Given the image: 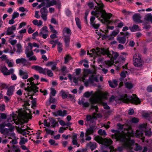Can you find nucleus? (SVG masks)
<instances>
[{"label": "nucleus", "mask_w": 152, "mask_h": 152, "mask_svg": "<svg viewBox=\"0 0 152 152\" xmlns=\"http://www.w3.org/2000/svg\"><path fill=\"white\" fill-rule=\"evenodd\" d=\"M5 126V122L0 124V132L3 134L4 138H6L8 137L9 139H12L10 137L14 136V134L12 133L13 128H11L9 129L4 128Z\"/></svg>", "instance_id": "obj_10"}, {"label": "nucleus", "mask_w": 152, "mask_h": 152, "mask_svg": "<svg viewBox=\"0 0 152 152\" xmlns=\"http://www.w3.org/2000/svg\"><path fill=\"white\" fill-rule=\"evenodd\" d=\"M139 30V26L137 25H134L131 29V30L132 32H134L136 31H138Z\"/></svg>", "instance_id": "obj_49"}, {"label": "nucleus", "mask_w": 152, "mask_h": 152, "mask_svg": "<svg viewBox=\"0 0 152 152\" xmlns=\"http://www.w3.org/2000/svg\"><path fill=\"white\" fill-rule=\"evenodd\" d=\"M88 147H89L92 150L95 149L96 147V145L95 143H93L91 142H89L88 144H87Z\"/></svg>", "instance_id": "obj_42"}, {"label": "nucleus", "mask_w": 152, "mask_h": 152, "mask_svg": "<svg viewBox=\"0 0 152 152\" xmlns=\"http://www.w3.org/2000/svg\"><path fill=\"white\" fill-rule=\"evenodd\" d=\"M67 111L65 110L63 111L60 110H58L56 112L53 113V115L55 117H57L58 116L64 117L67 114Z\"/></svg>", "instance_id": "obj_19"}, {"label": "nucleus", "mask_w": 152, "mask_h": 152, "mask_svg": "<svg viewBox=\"0 0 152 152\" xmlns=\"http://www.w3.org/2000/svg\"><path fill=\"white\" fill-rule=\"evenodd\" d=\"M45 130L46 131V133L48 134H50L51 135H53L54 134V132L50 129H46Z\"/></svg>", "instance_id": "obj_63"}, {"label": "nucleus", "mask_w": 152, "mask_h": 152, "mask_svg": "<svg viewBox=\"0 0 152 152\" xmlns=\"http://www.w3.org/2000/svg\"><path fill=\"white\" fill-rule=\"evenodd\" d=\"M96 94L100 102H101L103 99H107L106 95L105 94L100 93H97Z\"/></svg>", "instance_id": "obj_31"}, {"label": "nucleus", "mask_w": 152, "mask_h": 152, "mask_svg": "<svg viewBox=\"0 0 152 152\" xmlns=\"http://www.w3.org/2000/svg\"><path fill=\"white\" fill-rule=\"evenodd\" d=\"M129 34H127L124 35L122 37H118L117 38V40L120 43L124 44L125 43L126 41V37H128Z\"/></svg>", "instance_id": "obj_25"}, {"label": "nucleus", "mask_w": 152, "mask_h": 152, "mask_svg": "<svg viewBox=\"0 0 152 152\" xmlns=\"http://www.w3.org/2000/svg\"><path fill=\"white\" fill-rule=\"evenodd\" d=\"M38 2H46V7H49L53 6L54 5L58 4L60 6H61V3L59 0H37Z\"/></svg>", "instance_id": "obj_13"}, {"label": "nucleus", "mask_w": 152, "mask_h": 152, "mask_svg": "<svg viewBox=\"0 0 152 152\" xmlns=\"http://www.w3.org/2000/svg\"><path fill=\"white\" fill-rule=\"evenodd\" d=\"M60 94L63 99H65L67 98V95L64 91L63 90H61L60 92Z\"/></svg>", "instance_id": "obj_54"}, {"label": "nucleus", "mask_w": 152, "mask_h": 152, "mask_svg": "<svg viewBox=\"0 0 152 152\" xmlns=\"http://www.w3.org/2000/svg\"><path fill=\"white\" fill-rule=\"evenodd\" d=\"M49 142L51 145H53L55 146L58 145V143H55V141L53 140L50 139L49 141Z\"/></svg>", "instance_id": "obj_60"}, {"label": "nucleus", "mask_w": 152, "mask_h": 152, "mask_svg": "<svg viewBox=\"0 0 152 152\" xmlns=\"http://www.w3.org/2000/svg\"><path fill=\"white\" fill-rule=\"evenodd\" d=\"M119 100L124 103H128L130 102L136 104H140V101L136 94H132L131 96H128L126 94H123L118 98Z\"/></svg>", "instance_id": "obj_8"}, {"label": "nucleus", "mask_w": 152, "mask_h": 152, "mask_svg": "<svg viewBox=\"0 0 152 152\" xmlns=\"http://www.w3.org/2000/svg\"><path fill=\"white\" fill-rule=\"evenodd\" d=\"M97 6H95L94 10L91 12V14L96 16L102 23L108 25L111 23L110 20L112 16L110 13H107L103 9L104 6L101 3H97Z\"/></svg>", "instance_id": "obj_2"}, {"label": "nucleus", "mask_w": 152, "mask_h": 152, "mask_svg": "<svg viewBox=\"0 0 152 152\" xmlns=\"http://www.w3.org/2000/svg\"><path fill=\"white\" fill-rule=\"evenodd\" d=\"M75 20L76 25L77 27L80 29L81 28V22L80 19L78 18H75Z\"/></svg>", "instance_id": "obj_45"}, {"label": "nucleus", "mask_w": 152, "mask_h": 152, "mask_svg": "<svg viewBox=\"0 0 152 152\" xmlns=\"http://www.w3.org/2000/svg\"><path fill=\"white\" fill-rule=\"evenodd\" d=\"M90 101L92 104L97 103L100 102L98 98L96 93H95L93 97H91L90 99Z\"/></svg>", "instance_id": "obj_24"}, {"label": "nucleus", "mask_w": 152, "mask_h": 152, "mask_svg": "<svg viewBox=\"0 0 152 152\" xmlns=\"http://www.w3.org/2000/svg\"><path fill=\"white\" fill-rule=\"evenodd\" d=\"M127 55V54L126 53H122L118 58V59L119 60L118 63H121L125 61Z\"/></svg>", "instance_id": "obj_29"}, {"label": "nucleus", "mask_w": 152, "mask_h": 152, "mask_svg": "<svg viewBox=\"0 0 152 152\" xmlns=\"http://www.w3.org/2000/svg\"><path fill=\"white\" fill-rule=\"evenodd\" d=\"M147 126V124H141L140 125L139 129H137L136 131V132L134 134L133 133L132 130L131 129V127H131L130 129L129 130V131H131V130L132 131L133 133L134 134V135L131 136L129 137L128 135H126V140H128V139L129 138L130 140V138L131 137H134V136H135L139 138L140 137H141V140H142V142H144V140L145 139V137L143 136V134L144 131H143V129H145V128Z\"/></svg>", "instance_id": "obj_9"}, {"label": "nucleus", "mask_w": 152, "mask_h": 152, "mask_svg": "<svg viewBox=\"0 0 152 152\" xmlns=\"http://www.w3.org/2000/svg\"><path fill=\"white\" fill-rule=\"evenodd\" d=\"M34 79L32 77H31L27 80V81L30 83L31 86L30 87L28 86L27 88H25L24 90L26 91L27 96L26 95V96H30L29 98L30 99H32L33 98L32 96L34 95V94L38 91V88L36 86L34 82H32Z\"/></svg>", "instance_id": "obj_7"}, {"label": "nucleus", "mask_w": 152, "mask_h": 152, "mask_svg": "<svg viewBox=\"0 0 152 152\" xmlns=\"http://www.w3.org/2000/svg\"><path fill=\"white\" fill-rule=\"evenodd\" d=\"M124 69V71L121 73V76L123 78L125 77L126 76V74L128 72L130 73V72H134L131 71L132 70L130 69L131 67H123Z\"/></svg>", "instance_id": "obj_22"}, {"label": "nucleus", "mask_w": 152, "mask_h": 152, "mask_svg": "<svg viewBox=\"0 0 152 152\" xmlns=\"http://www.w3.org/2000/svg\"><path fill=\"white\" fill-rule=\"evenodd\" d=\"M147 127L145 128V129H143V131L145 133V135L147 136H150L151 134V132L150 130L146 131V129Z\"/></svg>", "instance_id": "obj_53"}, {"label": "nucleus", "mask_w": 152, "mask_h": 152, "mask_svg": "<svg viewBox=\"0 0 152 152\" xmlns=\"http://www.w3.org/2000/svg\"><path fill=\"white\" fill-rule=\"evenodd\" d=\"M80 63L81 64V66L83 65L84 66H89L88 61L86 60L81 61Z\"/></svg>", "instance_id": "obj_48"}, {"label": "nucleus", "mask_w": 152, "mask_h": 152, "mask_svg": "<svg viewBox=\"0 0 152 152\" xmlns=\"http://www.w3.org/2000/svg\"><path fill=\"white\" fill-rule=\"evenodd\" d=\"M19 13L17 12H14L12 15V18L13 19H15L18 18L19 16Z\"/></svg>", "instance_id": "obj_62"}, {"label": "nucleus", "mask_w": 152, "mask_h": 152, "mask_svg": "<svg viewBox=\"0 0 152 152\" xmlns=\"http://www.w3.org/2000/svg\"><path fill=\"white\" fill-rule=\"evenodd\" d=\"M15 89L14 87L11 86H10L7 89V94L8 96H10L13 94V93Z\"/></svg>", "instance_id": "obj_33"}, {"label": "nucleus", "mask_w": 152, "mask_h": 152, "mask_svg": "<svg viewBox=\"0 0 152 152\" xmlns=\"http://www.w3.org/2000/svg\"><path fill=\"white\" fill-rule=\"evenodd\" d=\"M58 41V39H57L56 40H53L52 39L50 40V43L51 45L57 44Z\"/></svg>", "instance_id": "obj_64"}, {"label": "nucleus", "mask_w": 152, "mask_h": 152, "mask_svg": "<svg viewBox=\"0 0 152 152\" xmlns=\"http://www.w3.org/2000/svg\"><path fill=\"white\" fill-rule=\"evenodd\" d=\"M5 62L8 64V66H13L14 61L12 59L7 58L5 61Z\"/></svg>", "instance_id": "obj_36"}, {"label": "nucleus", "mask_w": 152, "mask_h": 152, "mask_svg": "<svg viewBox=\"0 0 152 152\" xmlns=\"http://www.w3.org/2000/svg\"><path fill=\"white\" fill-rule=\"evenodd\" d=\"M87 55H89L90 56L93 57L94 59L96 58L99 57L100 55H106L110 58V60L105 61V63L108 66L114 65V61L119 56L118 53L117 52H115L112 51L110 52L108 49L101 48H97L96 49H93L90 51L88 50Z\"/></svg>", "instance_id": "obj_1"}, {"label": "nucleus", "mask_w": 152, "mask_h": 152, "mask_svg": "<svg viewBox=\"0 0 152 152\" xmlns=\"http://www.w3.org/2000/svg\"><path fill=\"white\" fill-rule=\"evenodd\" d=\"M49 27L50 29L51 32L53 33L57 34L58 32L57 31L53 28V26L51 25H49Z\"/></svg>", "instance_id": "obj_58"}, {"label": "nucleus", "mask_w": 152, "mask_h": 152, "mask_svg": "<svg viewBox=\"0 0 152 152\" xmlns=\"http://www.w3.org/2000/svg\"><path fill=\"white\" fill-rule=\"evenodd\" d=\"M108 83L110 86L112 88H115L118 85L117 81L116 80H113V82L109 81Z\"/></svg>", "instance_id": "obj_34"}, {"label": "nucleus", "mask_w": 152, "mask_h": 152, "mask_svg": "<svg viewBox=\"0 0 152 152\" xmlns=\"http://www.w3.org/2000/svg\"><path fill=\"white\" fill-rule=\"evenodd\" d=\"M47 7H44L40 10L41 17L44 21L47 20L48 11L47 9Z\"/></svg>", "instance_id": "obj_15"}, {"label": "nucleus", "mask_w": 152, "mask_h": 152, "mask_svg": "<svg viewBox=\"0 0 152 152\" xmlns=\"http://www.w3.org/2000/svg\"><path fill=\"white\" fill-rule=\"evenodd\" d=\"M28 140L27 138H25L24 137H21L20 138V141L19 144L20 145H22L25 144L27 142Z\"/></svg>", "instance_id": "obj_44"}, {"label": "nucleus", "mask_w": 152, "mask_h": 152, "mask_svg": "<svg viewBox=\"0 0 152 152\" xmlns=\"http://www.w3.org/2000/svg\"><path fill=\"white\" fill-rule=\"evenodd\" d=\"M70 37H65L64 39L66 47H68L69 45L70 42Z\"/></svg>", "instance_id": "obj_43"}, {"label": "nucleus", "mask_w": 152, "mask_h": 152, "mask_svg": "<svg viewBox=\"0 0 152 152\" xmlns=\"http://www.w3.org/2000/svg\"><path fill=\"white\" fill-rule=\"evenodd\" d=\"M32 68L37 71L40 73L43 74L44 75H46V71L47 68L43 69L42 67H32Z\"/></svg>", "instance_id": "obj_26"}, {"label": "nucleus", "mask_w": 152, "mask_h": 152, "mask_svg": "<svg viewBox=\"0 0 152 152\" xmlns=\"http://www.w3.org/2000/svg\"><path fill=\"white\" fill-rule=\"evenodd\" d=\"M133 20L134 21L140 23L142 22V21L141 20V18L140 15L138 13L134 15L133 16Z\"/></svg>", "instance_id": "obj_23"}, {"label": "nucleus", "mask_w": 152, "mask_h": 152, "mask_svg": "<svg viewBox=\"0 0 152 152\" xmlns=\"http://www.w3.org/2000/svg\"><path fill=\"white\" fill-rule=\"evenodd\" d=\"M40 32L39 34H48V28L46 26H44L40 30Z\"/></svg>", "instance_id": "obj_41"}, {"label": "nucleus", "mask_w": 152, "mask_h": 152, "mask_svg": "<svg viewBox=\"0 0 152 152\" xmlns=\"http://www.w3.org/2000/svg\"><path fill=\"white\" fill-rule=\"evenodd\" d=\"M94 70H91L88 69H84L83 71V75L80 78V80L81 81L84 82L85 78L88 75H90L91 76L89 77V80L91 83H93L94 81L96 82H99V80L98 76L96 75V72L95 68V67H93Z\"/></svg>", "instance_id": "obj_5"}, {"label": "nucleus", "mask_w": 152, "mask_h": 152, "mask_svg": "<svg viewBox=\"0 0 152 152\" xmlns=\"http://www.w3.org/2000/svg\"><path fill=\"white\" fill-rule=\"evenodd\" d=\"M47 73V75L49 77H52L53 75V73H52V71L50 70H48L47 68V70L46 71V73Z\"/></svg>", "instance_id": "obj_61"}, {"label": "nucleus", "mask_w": 152, "mask_h": 152, "mask_svg": "<svg viewBox=\"0 0 152 152\" xmlns=\"http://www.w3.org/2000/svg\"><path fill=\"white\" fill-rule=\"evenodd\" d=\"M62 33L63 35L65 37H70L72 34L70 29L67 27H65L64 28L62 31Z\"/></svg>", "instance_id": "obj_21"}, {"label": "nucleus", "mask_w": 152, "mask_h": 152, "mask_svg": "<svg viewBox=\"0 0 152 152\" xmlns=\"http://www.w3.org/2000/svg\"><path fill=\"white\" fill-rule=\"evenodd\" d=\"M124 141V142L123 144L124 147L127 149L129 150L128 152H134L132 150L133 148L132 145L134 143V140H131L129 138Z\"/></svg>", "instance_id": "obj_14"}, {"label": "nucleus", "mask_w": 152, "mask_h": 152, "mask_svg": "<svg viewBox=\"0 0 152 152\" xmlns=\"http://www.w3.org/2000/svg\"><path fill=\"white\" fill-rule=\"evenodd\" d=\"M14 134V136L12 137L11 136L10 137L12 138L11 139H12L11 141H10V143L12 144H15L17 143V140L15 138L14 139H12V137H14L15 136V134L13 133ZM9 139L8 138V139Z\"/></svg>", "instance_id": "obj_50"}, {"label": "nucleus", "mask_w": 152, "mask_h": 152, "mask_svg": "<svg viewBox=\"0 0 152 152\" xmlns=\"http://www.w3.org/2000/svg\"><path fill=\"white\" fill-rule=\"evenodd\" d=\"M144 20L152 22V15L150 14L146 15L145 16Z\"/></svg>", "instance_id": "obj_38"}, {"label": "nucleus", "mask_w": 152, "mask_h": 152, "mask_svg": "<svg viewBox=\"0 0 152 152\" xmlns=\"http://www.w3.org/2000/svg\"><path fill=\"white\" fill-rule=\"evenodd\" d=\"M98 133L99 134L102 136H105L107 135L105 130H103L102 129H100L98 131Z\"/></svg>", "instance_id": "obj_51"}, {"label": "nucleus", "mask_w": 152, "mask_h": 152, "mask_svg": "<svg viewBox=\"0 0 152 152\" xmlns=\"http://www.w3.org/2000/svg\"><path fill=\"white\" fill-rule=\"evenodd\" d=\"M49 124L50 125L51 124V126L53 127H54L56 124H58V123L53 118H52L50 121V122L49 123Z\"/></svg>", "instance_id": "obj_39"}, {"label": "nucleus", "mask_w": 152, "mask_h": 152, "mask_svg": "<svg viewBox=\"0 0 152 152\" xmlns=\"http://www.w3.org/2000/svg\"><path fill=\"white\" fill-rule=\"evenodd\" d=\"M125 86L126 88L129 89H131L133 87V85L131 83L128 82L125 83Z\"/></svg>", "instance_id": "obj_55"}, {"label": "nucleus", "mask_w": 152, "mask_h": 152, "mask_svg": "<svg viewBox=\"0 0 152 152\" xmlns=\"http://www.w3.org/2000/svg\"><path fill=\"white\" fill-rule=\"evenodd\" d=\"M20 151L19 147L15 145H13L10 148V150L8 151L9 152H20Z\"/></svg>", "instance_id": "obj_30"}, {"label": "nucleus", "mask_w": 152, "mask_h": 152, "mask_svg": "<svg viewBox=\"0 0 152 152\" xmlns=\"http://www.w3.org/2000/svg\"><path fill=\"white\" fill-rule=\"evenodd\" d=\"M15 29L16 26L15 25L12 26V27L8 28L7 31V34L10 35L12 34Z\"/></svg>", "instance_id": "obj_32"}, {"label": "nucleus", "mask_w": 152, "mask_h": 152, "mask_svg": "<svg viewBox=\"0 0 152 152\" xmlns=\"http://www.w3.org/2000/svg\"><path fill=\"white\" fill-rule=\"evenodd\" d=\"M16 64L23 66L28 65L29 64V62L25 58H21L17 59L15 60Z\"/></svg>", "instance_id": "obj_16"}, {"label": "nucleus", "mask_w": 152, "mask_h": 152, "mask_svg": "<svg viewBox=\"0 0 152 152\" xmlns=\"http://www.w3.org/2000/svg\"><path fill=\"white\" fill-rule=\"evenodd\" d=\"M46 65L49 66H56L57 62L54 61L48 62L46 64Z\"/></svg>", "instance_id": "obj_46"}, {"label": "nucleus", "mask_w": 152, "mask_h": 152, "mask_svg": "<svg viewBox=\"0 0 152 152\" xmlns=\"http://www.w3.org/2000/svg\"><path fill=\"white\" fill-rule=\"evenodd\" d=\"M9 41L10 43L12 45H15L17 43L16 39H12L11 38L10 39Z\"/></svg>", "instance_id": "obj_57"}, {"label": "nucleus", "mask_w": 152, "mask_h": 152, "mask_svg": "<svg viewBox=\"0 0 152 152\" xmlns=\"http://www.w3.org/2000/svg\"><path fill=\"white\" fill-rule=\"evenodd\" d=\"M95 17L94 16H92L90 19V24L95 29L98 28L100 26L99 23H96L94 20Z\"/></svg>", "instance_id": "obj_20"}, {"label": "nucleus", "mask_w": 152, "mask_h": 152, "mask_svg": "<svg viewBox=\"0 0 152 152\" xmlns=\"http://www.w3.org/2000/svg\"><path fill=\"white\" fill-rule=\"evenodd\" d=\"M18 116H17L15 117L12 116L7 119V122H8L13 121L16 124H20L22 127V125L24 123H27L29 119H31L32 115L28 113L24 110H20L18 113Z\"/></svg>", "instance_id": "obj_4"}, {"label": "nucleus", "mask_w": 152, "mask_h": 152, "mask_svg": "<svg viewBox=\"0 0 152 152\" xmlns=\"http://www.w3.org/2000/svg\"><path fill=\"white\" fill-rule=\"evenodd\" d=\"M71 57L70 56L67 55L64 58V63L66 64L71 59Z\"/></svg>", "instance_id": "obj_56"}, {"label": "nucleus", "mask_w": 152, "mask_h": 152, "mask_svg": "<svg viewBox=\"0 0 152 152\" xmlns=\"http://www.w3.org/2000/svg\"><path fill=\"white\" fill-rule=\"evenodd\" d=\"M0 70L4 75H8L12 74L14 71L13 69H11L8 70L6 67H0Z\"/></svg>", "instance_id": "obj_17"}, {"label": "nucleus", "mask_w": 152, "mask_h": 152, "mask_svg": "<svg viewBox=\"0 0 152 152\" xmlns=\"http://www.w3.org/2000/svg\"><path fill=\"white\" fill-rule=\"evenodd\" d=\"M19 74L21 76H22V78L23 79H27L28 77L27 73L22 69L19 70Z\"/></svg>", "instance_id": "obj_28"}, {"label": "nucleus", "mask_w": 152, "mask_h": 152, "mask_svg": "<svg viewBox=\"0 0 152 152\" xmlns=\"http://www.w3.org/2000/svg\"><path fill=\"white\" fill-rule=\"evenodd\" d=\"M94 132V129L91 127L86 130L85 135L87 136L92 134Z\"/></svg>", "instance_id": "obj_37"}, {"label": "nucleus", "mask_w": 152, "mask_h": 152, "mask_svg": "<svg viewBox=\"0 0 152 152\" xmlns=\"http://www.w3.org/2000/svg\"><path fill=\"white\" fill-rule=\"evenodd\" d=\"M94 118L92 116L90 115H87L86 116L85 121V125L88 126L89 125L90 126L91 124L93 123L94 121Z\"/></svg>", "instance_id": "obj_18"}, {"label": "nucleus", "mask_w": 152, "mask_h": 152, "mask_svg": "<svg viewBox=\"0 0 152 152\" xmlns=\"http://www.w3.org/2000/svg\"><path fill=\"white\" fill-rule=\"evenodd\" d=\"M133 63L135 66H141L142 65L143 62L141 59V55L138 53L134 56Z\"/></svg>", "instance_id": "obj_12"}, {"label": "nucleus", "mask_w": 152, "mask_h": 152, "mask_svg": "<svg viewBox=\"0 0 152 152\" xmlns=\"http://www.w3.org/2000/svg\"><path fill=\"white\" fill-rule=\"evenodd\" d=\"M32 23L34 25H37L39 27H40L42 24V22L40 20L38 21L37 20H34L32 21Z\"/></svg>", "instance_id": "obj_35"}, {"label": "nucleus", "mask_w": 152, "mask_h": 152, "mask_svg": "<svg viewBox=\"0 0 152 152\" xmlns=\"http://www.w3.org/2000/svg\"><path fill=\"white\" fill-rule=\"evenodd\" d=\"M17 51L16 52L18 53H21L22 52L21 45L20 44H18L16 45Z\"/></svg>", "instance_id": "obj_47"}, {"label": "nucleus", "mask_w": 152, "mask_h": 152, "mask_svg": "<svg viewBox=\"0 0 152 152\" xmlns=\"http://www.w3.org/2000/svg\"><path fill=\"white\" fill-rule=\"evenodd\" d=\"M68 127H61L60 128L58 131V132L60 133H62L64 132V131L66 130L68 128Z\"/></svg>", "instance_id": "obj_59"}, {"label": "nucleus", "mask_w": 152, "mask_h": 152, "mask_svg": "<svg viewBox=\"0 0 152 152\" xmlns=\"http://www.w3.org/2000/svg\"><path fill=\"white\" fill-rule=\"evenodd\" d=\"M118 126L120 127L121 129H124V131L126 132L122 131L120 132V131L114 129L111 130V132L113 133H115L114 134L112 135V138H115L117 140L122 141H125L126 139V135L129 137L132 136L134 135L132 131H129V130L131 128L130 126H126L125 125H122L121 124H118Z\"/></svg>", "instance_id": "obj_3"}, {"label": "nucleus", "mask_w": 152, "mask_h": 152, "mask_svg": "<svg viewBox=\"0 0 152 152\" xmlns=\"http://www.w3.org/2000/svg\"><path fill=\"white\" fill-rule=\"evenodd\" d=\"M142 148L141 146L136 143L135 144V147L134 150L136 151H138L141 150Z\"/></svg>", "instance_id": "obj_52"}, {"label": "nucleus", "mask_w": 152, "mask_h": 152, "mask_svg": "<svg viewBox=\"0 0 152 152\" xmlns=\"http://www.w3.org/2000/svg\"><path fill=\"white\" fill-rule=\"evenodd\" d=\"M113 26H106L105 29H104L103 30H102V31L105 34L107 33L108 32V29H110L113 30L114 28Z\"/></svg>", "instance_id": "obj_40"}, {"label": "nucleus", "mask_w": 152, "mask_h": 152, "mask_svg": "<svg viewBox=\"0 0 152 152\" xmlns=\"http://www.w3.org/2000/svg\"><path fill=\"white\" fill-rule=\"evenodd\" d=\"M28 46L26 47L25 50V53L26 57L28 58L30 61H35L37 58L34 56V53L32 50L33 47L39 48V45L38 44L34 42L33 43L29 42L28 43Z\"/></svg>", "instance_id": "obj_6"}, {"label": "nucleus", "mask_w": 152, "mask_h": 152, "mask_svg": "<svg viewBox=\"0 0 152 152\" xmlns=\"http://www.w3.org/2000/svg\"><path fill=\"white\" fill-rule=\"evenodd\" d=\"M72 143L73 145H76L77 147H79L80 145L78 143L77 140H78L77 138V134H75L73 135L72 137Z\"/></svg>", "instance_id": "obj_27"}, {"label": "nucleus", "mask_w": 152, "mask_h": 152, "mask_svg": "<svg viewBox=\"0 0 152 152\" xmlns=\"http://www.w3.org/2000/svg\"><path fill=\"white\" fill-rule=\"evenodd\" d=\"M95 139L98 143L104 145L109 146H110L112 143V141L110 139H103L101 137L96 136L95 138Z\"/></svg>", "instance_id": "obj_11"}]
</instances>
